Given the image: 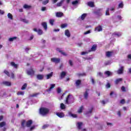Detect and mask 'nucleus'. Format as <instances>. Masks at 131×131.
<instances>
[{
    "label": "nucleus",
    "instance_id": "2f4dec72",
    "mask_svg": "<svg viewBox=\"0 0 131 131\" xmlns=\"http://www.w3.org/2000/svg\"><path fill=\"white\" fill-rule=\"evenodd\" d=\"M82 110H83V106L81 105L78 111L79 113H82Z\"/></svg>",
    "mask_w": 131,
    "mask_h": 131
},
{
    "label": "nucleus",
    "instance_id": "20e7f679",
    "mask_svg": "<svg viewBox=\"0 0 131 131\" xmlns=\"http://www.w3.org/2000/svg\"><path fill=\"white\" fill-rule=\"evenodd\" d=\"M90 91V89H86L85 92L83 94L84 98L85 100H88V98H89V92Z\"/></svg>",
    "mask_w": 131,
    "mask_h": 131
},
{
    "label": "nucleus",
    "instance_id": "c85d7f7f",
    "mask_svg": "<svg viewBox=\"0 0 131 131\" xmlns=\"http://www.w3.org/2000/svg\"><path fill=\"white\" fill-rule=\"evenodd\" d=\"M63 3H64V0H61L60 2L57 4V7H61V6L63 5Z\"/></svg>",
    "mask_w": 131,
    "mask_h": 131
},
{
    "label": "nucleus",
    "instance_id": "f3484780",
    "mask_svg": "<svg viewBox=\"0 0 131 131\" xmlns=\"http://www.w3.org/2000/svg\"><path fill=\"white\" fill-rule=\"evenodd\" d=\"M112 52L111 51H107L106 52L105 55L106 56V57H107L108 58H110V57H111V56H112Z\"/></svg>",
    "mask_w": 131,
    "mask_h": 131
},
{
    "label": "nucleus",
    "instance_id": "dca6fc26",
    "mask_svg": "<svg viewBox=\"0 0 131 131\" xmlns=\"http://www.w3.org/2000/svg\"><path fill=\"white\" fill-rule=\"evenodd\" d=\"M37 78L39 80H42V79H43V75H41V74L37 75Z\"/></svg>",
    "mask_w": 131,
    "mask_h": 131
},
{
    "label": "nucleus",
    "instance_id": "603ef678",
    "mask_svg": "<svg viewBox=\"0 0 131 131\" xmlns=\"http://www.w3.org/2000/svg\"><path fill=\"white\" fill-rule=\"evenodd\" d=\"M69 64H70L71 67L73 66V61H72V60H70L69 61Z\"/></svg>",
    "mask_w": 131,
    "mask_h": 131
},
{
    "label": "nucleus",
    "instance_id": "69168bd1",
    "mask_svg": "<svg viewBox=\"0 0 131 131\" xmlns=\"http://www.w3.org/2000/svg\"><path fill=\"white\" fill-rule=\"evenodd\" d=\"M0 14H1V15H4V14H5V12L0 9Z\"/></svg>",
    "mask_w": 131,
    "mask_h": 131
},
{
    "label": "nucleus",
    "instance_id": "ea45409f",
    "mask_svg": "<svg viewBox=\"0 0 131 131\" xmlns=\"http://www.w3.org/2000/svg\"><path fill=\"white\" fill-rule=\"evenodd\" d=\"M24 9H30V8H31V6H29L27 4H25L24 5Z\"/></svg>",
    "mask_w": 131,
    "mask_h": 131
},
{
    "label": "nucleus",
    "instance_id": "0eeeda50",
    "mask_svg": "<svg viewBox=\"0 0 131 131\" xmlns=\"http://www.w3.org/2000/svg\"><path fill=\"white\" fill-rule=\"evenodd\" d=\"M64 16V13L62 12H57L56 13V17L57 18H61V17H63Z\"/></svg>",
    "mask_w": 131,
    "mask_h": 131
},
{
    "label": "nucleus",
    "instance_id": "a211bd4d",
    "mask_svg": "<svg viewBox=\"0 0 131 131\" xmlns=\"http://www.w3.org/2000/svg\"><path fill=\"white\" fill-rule=\"evenodd\" d=\"M66 76V72L63 71L60 74V79H62V78H64Z\"/></svg>",
    "mask_w": 131,
    "mask_h": 131
},
{
    "label": "nucleus",
    "instance_id": "cd10ccee",
    "mask_svg": "<svg viewBox=\"0 0 131 131\" xmlns=\"http://www.w3.org/2000/svg\"><path fill=\"white\" fill-rule=\"evenodd\" d=\"M78 129H81V126H82V122H79L77 123Z\"/></svg>",
    "mask_w": 131,
    "mask_h": 131
},
{
    "label": "nucleus",
    "instance_id": "f704fd0d",
    "mask_svg": "<svg viewBox=\"0 0 131 131\" xmlns=\"http://www.w3.org/2000/svg\"><path fill=\"white\" fill-rule=\"evenodd\" d=\"M78 76L80 77V76H86V74L85 73H79L77 74Z\"/></svg>",
    "mask_w": 131,
    "mask_h": 131
},
{
    "label": "nucleus",
    "instance_id": "39448f33",
    "mask_svg": "<svg viewBox=\"0 0 131 131\" xmlns=\"http://www.w3.org/2000/svg\"><path fill=\"white\" fill-rule=\"evenodd\" d=\"M34 73H35V72L33 70V69H31L30 70L27 71L28 75H30L31 76L34 75Z\"/></svg>",
    "mask_w": 131,
    "mask_h": 131
},
{
    "label": "nucleus",
    "instance_id": "7c9ffc66",
    "mask_svg": "<svg viewBox=\"0 0 131 131\" xmlns=\"http://www.w3.org/2000/svg\"><path fill=\"white\" fill-rule=\"evenodd\" d=\"M60 109H61V110H64V109H66V106H65V104H64V103L60 104Z\"/></svg>",
    "mask_w": 131,
    "mask_h": 131
},
{
    "label": "nucleus",
    "instance_id": "393cba45",
    "mask_svg": "<svg viewBox=\"0 0 131 131\" xmlns=\"http://www.w3.org/2000/svg\"><path fill=\"white\" fill-rule=\"evenodd\" d=\"M121 81H122V78H120L119 79H117L115 81V84H118V83H119V82H120Z\"/></svg>",
    "mask_w": 131,
    "mask_h": 131
},
{
    "label": "nucleus",
    "instance_id": "4d7b16f0",
    "mask_svg": "<svg viewBox=\"0 0 131 131\" xmlns=\"http://www.w3.org/2000/svg\"><path fill=\"white\" fill-rule=\"evenodd\" d=\"M120 103L122 104H125V100H124V99L121 100Z\"/></svg>",
    "mask_w": 131,
    "mask_h": 131
},
{
    "label": "nucleus",
    "instance_id": "423d86ee",
    "mask_svg": "<svg viewBox=\"0 0 131 131\" xmlns=\"http://www.w3.org/2000/svg\"><path fill=\"white\" fill-rule=\"evenodd\" d=\"M56 114L58 117H59V118H63V117H65V114L63 112L56 113Z\"/></svg>",
    "mask_w": 131,
    "mask_h": 131
},
{
    "label": "nucleus",
    "instance_id": "c03bdc74",
    "mask_svg": "<svg viewBox=\"0 0 131 131\" xmlns=\"http://www.w3.org/2000/svg\"><path fill=\"white\" fill-rule=\"evenodd\" d=\"M110 9L109 8H107L106 11L105 12V15L106 16H109L110 15V13H109V11Z\"/></svg>",
    "mask_w": 131,
    "mask_h": 131
},
{
    "label": "nucleus",
    "instance_id": "72a5a7b5",
    "mask_svg": "<svg viewBox=\"0 0 131 131\" xmlns=\"http://www.w3.org/2000/svg\"><path fill=\"white\" fill-rule=\"evenodd\" d=\"M15 39H17V37H13L11 38H9V41H14V40H15Z\"/></svg>",
    "mask_w": 131,
    "mask_h": 131
},
{
    "label": "nucleus",
    "instance_id": "f8f14e48",
    "mask_svg": "<svg viewBox=\"0 0 131 131\" xmlns=\"http://www.w3.org/2000/svg\"><path fill=\"white\" fill-rule=\"evenodd\" d=\"M41 26L44 28L45 30L47 31L48 30V25L47 22L44 21L41 23Z\"/></svg>",
    "mask_w": 131,
    "mask_h": 131
},
{
    "label": "nucleus",
    "instance_id": "a18cd8bd",
    "mask_svg": "<svg viewBox=\"0 0 131 131\" xmlns=\"http://www.w3.org/2000/svg\"><path fill=\"white\" fill-rule=\"evenodd\" d=\"M37 32L39 35H41V34H42V30H41V29H38V32Z\"/></svg>",
    "mask_w": 131,
    "mask_h": 131
},
{
    "label": "nucleus",
    "instance_id": "1a4fd4ad",
    "mask_svg": "<svg viewBox=\"0 0 131 131\" xmlns=\"http://www.w3.org/2000/svg\"><path fill=\"white\" fill-rule=\"evenodd\" d=\"M96 50H97V45H93L91 50H89L88 51V53H91V52H95V51H96Z\"/></svg>",
    "mask_w": 131,
    "mask_h": 131
},
{
    "label": "nucleus",
    "instance_id": "4be33fe9",
    "mask_svg": "<svg viewBox=\"0 0 131 131\" xmlns=\"http://www.w3.org/2000/svg\"><path fill=\"white\" fill-rule=\"evenodd\" d=\"M7 125V123L5 121L0 122V128L2 127H4V126H6Z\"/></svg>",
    "mask_w": 131,
    "mask_h": 131
},
{
    "label": "nucleus",
    "instance_id": "37998d69",
    "mask_svg": "<svg viewBox=\"0 0 131 131\" xmlns=\"http://www.w3.org/2000/svg\"><path fill=\"white\" fill-rule=\"evenodd\" d=\"M114 35H116L117 36H118V37H119V36H121V34L120 33H117L116 32L114 33Z\"/></svg>",
    "mask_w": 131,
    "mask_h": 131
},
{
    "label": "nucleus",
    "instance_id": "4468645a",
    "mask_svg": "<svg viewBox=\"0 0 131 131\" xmlns=\"http://www.w3.org/2000/svg\"><path fill=\"white\" fill-rule=\"evenodd\" d=\"M64 34H65L66 36H67V37H70V36L71 35L69 30H66L64 31Z\"/></svg>",
    "mask_w": 131,
    "mask_h": 131
},
{
    "label": "nucleus",
    "instance_id": "e2e57ef3",
    "mask_svg": "<svg viewBox=\"0 0 131 131\" xmlns=\"http://www.w3.org/2000/svg\"><path fill=\"white\" fill-rule=\"evenodd\" d=\"M117 115L120 117L121 116V112L120 111H118L117 113Z\"/></svg>",
    "mask_w": 131,
    "mask_h": 131
},
{
    "label": "nucleus",
    "instance_id": "864d4df0",
    "mask_svg": "<svg viewBox=\"0 0 131 131\" xmlns=\"http://www.w3.org/2000/svg\"><path fill=\"white\" fill-rule=\"evenodd\" d=\"M121 90L123 92H126V89H125V87H124V86H122L121 87Z\"/></svg>",
    "mask_w": 131,
    "mask_h": 131
},
{
    "label": "nucleus",
    "instance_id": "412c9836",
    "mask_svg": "<svg viewBox=\"0 0 131 131\" xmlns=\"http://www.w3.org/2000/svg\"><path fill=\"white\" fill-rule=\"evenodd\" d=\"M55 84H51V87L49 89L47 90L46 92H51V91H52V90L55 88Z\"/></svg>",
    "mask_w": 131,
    "mask_h": 131
},
{
    "label": "nucleus",
    "instance_id": "bb28decb",
    "mask_svg": "<svg viewBox=\"0 0 131 131\" xmlns=\"http://www.w3.org/2000/svg\"><path fill=\"white\" fill-rule=\"evenodd\" d=\"M53 77V72L47 75V79H50V78H51V77Z\"/></svg>",
    "mask_w": 131,
    "mask_h": 131
},
{
    "label": "nucleus",
    "instance_id": "9b49d317",
    "mask_svg": "<svg viewBox=\"0 0 131 131\" xmlns=\"http://www.w3.org/2000/svg\"><path fill=\"white\" fill-rule=\"evenodd\" d=\"M56 50L57 52H59V53H60V54H61V55H63V56H67V54H66V53L64 52L63 51V50H61L60 49V48H56Z\"/></svg>",
    "mask_w": 131,
    "mask_h": 131
},
{
    "label": "nucleus",
    "instance_id": "0e129e2a",
    "mask_svg": "<svg viewBox=\"0 0 131 131\" xmlns=\"http://www.w3.org/2000/svg\"><path fill=\"white\" fill-rule=\"evenodd\" d=\"M57 92L58 94H60V93H61V89L60 88H58Z\"/></svg>",
    "mask_w": 131,
    "mask_h": 131
},
{
    "label": "nucleus",
    "instance_id": "f257e3e1",
    "mask_svg": "<svg viewBox=\"0 0 131 131\" xmlns=\"http://www.w3.org/2000/svg\"><path fill=\"white\" fill-rule=\"evenodd\" d=\"M66 104L69 105L74 103V97L71 94H69L65 101Z\"/></svg>",
    "mask_w": 131,
    "mask_h": 131
},
{
    "label": "nucleus",
    "instance_id": "de8ad7c7",
    "mask_svg": "<svg viewBox=\"0 0 131 131\" xmlns=\"http://www.w3.org/2000/svg\"><path fill=\"white\" fill-rule=\"evenodd\" d=\"M118 8H123V3L122 2L120 3L119 4Z\"/></svg>",
    "mask_w": 131,
    "mask_h": 131
},
{
    "label": "nucleus",
    "instance_id": "58836bf2",
    "mask_svg": "<svg viewBox=\"0 0 131 131\" xmlns=\"http://www.w3.org/2000/svg\"><path fill=\"white\" fill-rule=\"evenodd\" d=\"M49 22H50V24H51L52 26H53L54 23L55 22V19H50Z\"/></svg>",
    "mask_w": 131,
    "mask_h": 131
},
{
    "label": "nucleus",
    "instance_id": "a878e982",
    "mask_svg": "<svg viewBox=\"0 0 131 131\" xmlns=\"http://www.w3.org/2000/svg\"><path fill=\"white\" fill-rule=\"evenodd\" d=\"M112 74L111 72L109 71H106L104 72V75H107V77L110 76Z\"/></svg>",
    "mask_w": 131,
    "mask_h": 131
},
{
    "label": "nucleus",
    "instance_id": "052dcab7",
    "mask_svg": "<svg viewBox=\"0 0 131 131\" xmlns=\"http://www.w3.org/2000/svg\"><path fill=\"white\" fill-rule=\"evenodd\" d=\"M34 128H35V126L33 125L30 127V131L33 130Z\"/></svg>",
    "mask_w": 131,
    "mask_h": 131
},
{
    "label": "nucleus",
    "instance_id": "f03ea898",
    "mask_svg": "<svg viewBox=\"0 0 131 131\" xmlns=\"http://www.w3.org/2000/svg\"><path fill=\"white\" fill-rule=\"evenodd\" d=\"M49 112H50V110H49V108L46 107H41L39 109V113L40 114H41V115H42L43 116H45L48 114Z\"/></svg>",
    "mask_w": 131,
    "mask_h": 131
},
{
    "label": "nucleus",
    "instance_id": "473e14b6",
    "mask_svg": "<svg viewBox=\"0 0 131 131\" xmlns=\"http://www.w3.org/2000/svg\"><path fill=\"white\" fill-rule=\"evenodd\" d=\"M7 16H8V18H9V19H10V20H13V15H12V14L8 13L7 14Z\"/></svg>",
    "mask_w": 131,
    "mask_h": 131
},
{
    "label": "nucleus",
    "instance_id": "7ed1b4c3",
    "mask_svg": "<svg viewBox=\"0 0 131 131\" xmlns=\"http://www.w3.org/2000/svg\"><path fill=\"white\" fill-rule=\"evenodd\" d=\"M51 62H53V63H55L56 64H58V63H60L61 62V59L60 58H57L56 57L52 58L51 59Z\"/></svg>",
    "mask_w": 131,
    "mask_h": 131
},
{
    "label": "nucleus",
    "instance_id": "13d9d810",
    "mask_svg": "<svg viewBox=\"0 0 131 131\" xmlns=\"http://www.w3.org/2000/svg\"><path fill=\"white\" fill-rule=\"evenodd\" d=\"M46 10H47V7H42L41 8V11H42V12H45Z\"/></svg>",
    "mask_w": 131,
    "mask_h": 131
},
{
    "label": "nucleus",
    "instance_id": "5701e85b",
    "mask_svg": "<svg viewBox=\"0 0 131 131\" xmlns=\"http://www.w3.org/2000/svg\"><path fill=\"white\" fill-rule=\"evenodd\" d=\"M3 84H5V85H7V86H11V82L9 81H3Z\"/></svg>",
    "mask_w": 131,
    "mask_h": 131
},
{
    "label": "nucleus",
    "instance_id": "e433bc0d",
    "mask_svg": "<svg viewBox=\"0 0 131 131\" xmlns=\"http://www.w3.org/2000/svg\"><path fill=\"white\" fill-rule=\"evenodd\" d=\"M93 110H94V107H92L91 108V110L89 111V112H87L86 113V114H92V112H93Z\"/></svg>",
    "mask_w": 131,
    "mask_h": 131
},
{
    "label": "nucleus",
    "instance_id": "79ce46f5",
    "mask_svg": "<svg viewBox=\"0 0 131 131\" xmlns=\"http://www.w3.org/2000/svg\"><path fill=\"white\" fill-rule=\"evenodd\" d=\"M69 115L72 116V117H73V118H76V117H77V115H76V114H72L71 113L69 114Z\"/></svg>",
    "mask_w": 131,
    "mask_h": 131
},
{
    "label": "nucleus",
    "instance_id": "49530a36",
    "mask_svg": "<svg viewBox=\"0 0 131 131\" xmlns=\"http://www.w3.org/2000/svg\"><path fill=\"white\" fill-rule=\"evenodd\" d=\"M47 127H49V124H45L42 126V129H46Z\"/></svg>",
    "mask_w": 131,
    "mask_h": 131
},
{
    "label": "nucleus",
    "instance_id": "8fccbe9b",
    "mask_svg": "<svg viewBox=\"0 0 131 131\" xmlns=\"http://www.w3.org/2000/svg\"><path fill=\"white\" fill-rule=\"evenodd\" d=\"M106 88H107V89H110L111 88V84H110V83H107L106 84Z\"/></svg>",
    "mask_w": 131,
    "mask_h": 131
},
{
    "label": "nucleus",
    "instance_id": "338daca9",
    "mask_svg": "<svg viewBox=\"0 0 131 131\" xmlns=\"http://www.w3.org/2000/svg\"><path fill=\"white\" fill-rule=\"evenodd\" d=\"M29 50H30V48H27L25 49V51L27 53H28V51H29Z\"/></svg>",
    "mask_w": 131,
    "mask_h": 131
},
{
    "label": "nucleus",
    "instance_id": "774afa93",
    "mask_svg": "<svg viewBox=\"0 0 131 131\" xmlns=\"http://www.w3.org/2000/svg\"><path fill=\"white\" fill-rule=\"evenodd\" d=\"M91 81L93 84H95V80L94 79V78L91 79Z\"/></svg>",
    "mask_w": 131,
    "mask_h": 131
},
{
    "label": "nucleus",
    "instance_id": "9d476101",
    "mask_svg": "<svg viewBox=\"0 0 131 131\" xmlns=\"http://www.w3.org/2000/svg\"><path fill=\"white\" fill-rule=\"evenodd\" d=\"M95 31H97V32H100V31H103V28L102 26H99L95 28Z\"/></svg>",
    "mask_w": 131,
    "mask_h": 131
},
{
    "label": "nucleus",
    "instance_id": "680f3d73",
    "mask_svg": "<svg viewBox=\"0 0 131 131\" xmlns=\"http://www.w3.org/2000/svg\"><path fill=\"white\" fill-rule=\"evenodd\" d=\"M88 54H89V52H81V55H86Z\"/></svg>",
    "mask_w": 131,
    "mask_h": 131
},
{
    "label": "nucleus",
    "instance_id": "bf43d9fd",
    "mask_svg": "<svg viewBox=\"0 0 131 131\" xmlns=\"http://www.w3.org/2000/svg\"><path fill=\"white\" fill-rule=\"evenodd\" d=\"M89 33H91V30H88L84 33V35L89 34Z\"/></svg>",
    "mask_w": 131,
    "mask_h": 131
},
{
    "label": "nucleus",
    "instance_id": "09e8293b",
    "mask_svg": "<svg viewBox=\"0 0 131 131\" xmlns=\"http://www.w3.org/2000/svg\"><path fill=\"white\" fill-rule=\"evenodd\" d=\"M17 95L18 96H19L20 95H21V96H23V95H24V92H17Z\"/></svg>",
    "mask_w": 131,
    "mask_h": 131
},
{
    "label": "nucleus",
    "instance_id": "ddd939ff",
    "mask_svg": "<svg viewBox=\"0 0 131 131\" xmlns=\"http://www.w3.org/2000/svg\"><path fill=\"white\" fill-rule=\"evenodd\" d=\"M124 67H121L117 71L118 74H122L123 73Z\"/></svg>",
    "mask_w": 131,
    "mask_h": 131
},
{
    "label": "nucleus",
    "instance_id": "5fc2aeb1",
    "mask_svg": "<svg viewBox=\"0 0 131 131\" xmlns=\"http://www.w3.org/2000/svg\"><path fill=\"white\" fill-rule=\"evenodd\" d=\"M48 3H49V0H46L42 2V5H47V4H48Z\"/></svg>",
    "mask_w": 131,
    "mask_h": 131
},
{
    "label": "nucleus",
    "instance_id": "4c0bfd02",
    "mask_svg": "<svg viewBox=\"0 0 131 131\" xmlns=\"http://www.w3.org/2000/svg\"><path fill=\"white\" fill-rule=\"evenodd\" d=\"M26 88H27V83H25L21 87V90L23 91H24V90H25Z\"/></svg>",
    "mask_w": 131,
    "mask_h": 131
},
{
    "label": "nucleus",
    "instance_id": "b1692460",
    "mask_svg": "<svg viewBox=\"0 0 131 131\" xmlns=\"http://www.w3.org/2000/svg\"><path fill=\"white\" fill-rule=\"evenodd\" d=\"M88 16V14L86 13H83L81 15V20H84L85 19V17Z\"/></svg>",
    "mask_w": 131,
    "mask_h": 131
},
{
    "label": "nucleus",
    "instance_id": "6e6552de",
    "mask_svg": "<svg viewBox=\"0 0 131 131\" xmlns=\"http://www.w3.org/2000/svg\"><path fill=\"white\" fill-rule=\"evenodd\" d=\"M33 123V122L32 121V120H29L26 124V126L27 127H30L31 126V124Z\"/></svg>",
    "mask_w": 131,
    "mask_h": 131
},
{
    "label": "nucleus",
    "instance_id": "3c124183",
    "mask_svg": "<svg viewBox=\"0 0 131 131\" xmlns=\"http://www.w3.org/2000/svg\"><path fill=\"white\" fill-rule=\"evenodd\" d=\"M21 21H23V22H24V23H27V24H28L29 23V21L27 20L26 19H23L21 20Z\"/></svg>",
    "mask_w": 131,
    "mask_h": 131
},
{
    "label": "nucleus",
    "instance_id": "6e6d98bb",
    "mask_svg": "<svg viewBox=\"0 0 131 131\" xmlns=\"http://www.w3.org/2000/svg\"><path fill=\"white\" fill-rule=\"evenodd\" d=\"M78 4V1H75L72 2V5H77Z\"/></svg>",
    "mask_w": 131,
    "mask_h": 131
},
{
    "label": "nucleus",
    "instance_id": "6ab92c4d",
    "mask_svg": "<svg viewBox=\"0 0 131 131\" xmlns=\"http://www.w3.org/2000/svg\"><path fill=\"white\" fill-rule=\"evenodd\" d=\"M88 6L91 8H94V7H95V4H94V2H90L88 3Z\"/></svg>",
    "mask_w": 131,
    "mask_h": 131
},
{
    "label": "nucleus",
    "instance_id": "c756f323",
    "mask_svg": "<svg viewBox=\"0 0 131 131\" xmlns=\"http://www.w3.org/2000/svg\"><path fill=\"white\" fill-rule=\"evenodd\" d=\"M25 123H26V120H23L21 123V125L23 127H25Z\"/></svg>",
    "mask_w": 131,
    "mask_h": 131
},
{
    "label": "nucleus",
    "instance_id": "2eb2a0df",
    "mask_svg": "<svg viewBox=\"0 0 131 131\" xmlns=\"http://www.w3.org/2000/svg\"><path fill=\"white\" fill-rule=\"evenodd\" d=\"M10 64L12 66V67H14L15 69H18V64H16L15 62H11Z\"/></svg>",
    "mask_w": 131,
    "mask_h": 131
},
{
    "label": "nucleus",
    "instance_id": "a19ab883",
    "mask_svg": "<svg viewBox=\"0 0 131 131\" xmlns=\"http://www.w3.org/2000/svg\"><path fill=\"white\" fill-rule=\"evenodd\" d=\"M4 73L7 75L9 77H10V72L7 70H4Z\"/></svg>",
    "mask_w": 131,
    "mask_h": 131
},
{
    "label": "nucleus",
    "instance_id": "aec40b11",
    "mask_svg": "<svg viewBox=\"0 0 131 131\" xmlns=\"http://www.w3.org/2000/svg\"><path fill=\"white\" fill-rule=\"evenodd\" d=\"M76 86H79L81 84V80L80 79H78L76 81Z\"/></svg>",
    "mask_w": 131,
    "mask_h": 131
},
{
    "label": "nucleus",
    "instance_id": "c9c22d12",
    "mask_svg": "<svg viewBox=\"0 0 131 131\" xmlns=\"http://www.w3.org/2000/svg\"><path fill=\"white\" fill-rule=\"evenodd\" d=\"M68 25H67V24H61L60 26L61 28H66V27H67Z\"/></svg>",
    "mask_w": 131,
    "mask_h": 131
}]
</instances>
